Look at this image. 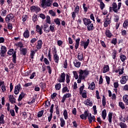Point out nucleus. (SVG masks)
<instances>
[{
    "label": "nucleus",
    "mask_w": 128,
    "mask_h": 128,
    "mask_svg": "<svg viewBox=\"0 0 128 128\" xmlns=\"http://www.w3.org/2000/svg\"><path fill=\"white\" fill-rule=\"evenodd\" d=\"M79 78L77 80L78 84L82 82V80H85L86 76L88 74V70H79Z\"/></svg>",
    "instance_id": "1"
},
{
    "label": "nucleus",
    "mask_w": 128,
    "mask_h": 128,
    "mask_svg": "<svg viewBox=\"0 0 128 128\" xmlns=\"http://www.w3.org/2000/svg\"><path fill=\"white\" fill-rule=\"evenodd\" d=\"M94 116H92V114L88 112H84V114L80 115V118L82 120H86L88 118L89 124L92 122V120H94Z\"/></svg>",
    "instance_id": "2"
},
{
    "label": "nucleus",
    "mask_w": 128,
    "mask_h": 128,
    "mask_svg": "<svg viewBox=\"0 0 128 128\" xmlns=\"http://www.w3.org/2000/svg\"><path fill=\"white\" fill-rule=\"evenodd\" d=\"M112 6H110L109 8L110 12H112L113 10L114 12L118 14V10H120V7L122 6V2H118V5L116 2H113L112 5Z\"/></svg>",
    "instance_id": "3"
},
{
    "label": "nucleus",
    "mask_w": 128,
    "mask_h": 128,
    "mask_svg": "<svg viewBox=\"0 0 128 128\" xmlns=\"http://www.w3.org/2000/svg\"><path fill=\"white\" fill-rule=\"evenodd\" d=\"M52 4V0H42L41 6L44 8V6H50Z\"/></svg>",
    "instance_id": "4"
},
{
    "label": "nucleus",
    "mask_w": 128,
    "mask_h": 128,
    "mask_svg": "<svg viewBox=\"0 0 128 128\" xmlns=\"http://www.w3.org/2000/svg\"><path fill=\"white\" fill-rule=\"evenodd\" d=\"M120 120L126 122L128 120V115L126 113H122L120 116L119 117Z\"/></svg>",
    "instance_id": "5"
},
{
    "label": "nucleus",
    "mask_w": 128,
    "mask_h": 128,
    "mask_svg": "<svg viewBox=\"0 0 128 128\" xmlns=\"http://www.w3.org/2000/svg\"><path fill=\"white\" fill-rule=\"evenodd\" d=\"M54 105L52 104L50 108V112H54V110H56V112H60V109L58 108V106L55 105V108H54Z\"/></svg>",
    "instance_id": "6"
},
{
    "label": "nucleus",
    "mask_w": 128,
    "mask_h": 128,
    "mask_svg": "<svg viewBox=\"0 0 128 128\" xmlns=\"http://www.w3.org/2000/svg\"><path fill=\"white\" fill-rule=\"evenodd\" d=\"M14 18V14H8L5 18L6 22L7 24H8V22H10V21L11 20H12V18Z\"/></svg>",
    "instance_id": "7"
},
{
    "label": "nucleus",
    "mask_w": 128,
    "mask_h": 128,
    "mask_svg": "<svg viewBox=\"0 0 128 128\" xmlns=\"http://www.w3.org/2000/svg\"><path fill=\"white\" fill-rule=\"evenodd\" d=\"M20 84H19L18 85H16L15 86L14 90V94H18V93L20 92Z\"/></svg>",
    "instance_id": "8"
},
{
    "label": "nucleus",
    "mask_w": 128,
    "mask_h": 128,
    "mask_svg": "<svg viewBox=\"0 0 128 128\" xmlns=\"http://www.w3.org/2000/svg\"><path fill=\"white\" fill-rule=\"evenodd\" d=\"M6 47L4 46H2L0 52L1 56H6Z\"/></svg>",
    "instance_id": "9"
},
{
    "label": "nucleus",
    "mask_w": 128,
    "mask_h": 128,
    "mask_svg": "<svg viewBox=\"0 0 128 128\" xmlns=\"http://www.w3.org/2000/svg\"><path fill=\"white\" fill-rule=\"evenodd\" d=\"M72 98V94L70 93H67V94H65L63 96L61 102H64L66 100V98Z\"/></svg>",
    "instance_id": "10"
},
{
    "label": "nucleus",
    "mask_w": 128,
    "mask_h": 128,
    "mask_svg": "<svg viewBox=\"0 0 128 128\" xmlns=\"http://www.w3.org/2000/svg\"><path fill=\"white\" fill-rule=\"evenodd\" d=\"M111 22H110V18H108V15L106 16V18L105 20V22H104V28H106V26H108V24H110Z\"/></svg>",
    "instance_id": "11"
},
{
    "label": "nucleus",
    "mask_w": 128,
    "mask_h": 128,
    "mask_svg": "<svg viewBox=\"0 0 128 128\" xmlns=\"http://www.w3.org/2000/svg\"><path fill=\"white\" fill-rule=\"evenodd\" d=\"M60 78L58 80L59 82H64V80H66V74L64 72L62 73L60 75Z\"/></svg>",
    "instance_id": "12"
},
{
    "label": "nucleus",
    "mask_w": 128,
    "mask_h": 128,
    "mask_svg": "<svg viewBox=\"0 0 128 128\" xmlns=\"http://www.w3.org/2000/svg\"><path fill=\"white\" fill-rule=\"evenodd\" d=\"M20 54L23 56H26L28 54V50L26 48H20Z\"/></svg>",
    "instance_id": "13"
},
{
    "label": "nucleus",
    "mask_w": 128,
    "mask_h": 128,
    "mask_svg": "<svg viewBox=\"0 0 128 128\" xmlns=\"http://www.w3.org/2000/svg\"><path fill=\"white\" fill-rule=\"evenodd\" d=\"M36 30L37 32H39L40 34H42V26L41 27L40 26V25H36Z\"/></svg>",
    "instance_id": "14"
},
{
    "label": "nucleus",
    "mask_w": 128,
    "mask_h": 128,
    "mask_svg": "<svg viewBox=\"0 0 128 128\" xmlns=\"http://www.w3.org/2000/svg\"><path fill=\"white\" fill-rule=\"evenodd\" d=\"M83 21L84 22V24H85V26H88L90 24H92V21H90V19L84 18L83 19Z\"/></svg>",
    "instance_id": "15"
},
{
    "label": "nucleus",
    "mask_w": 128,
    "mask_h": 128,
    "mask_svg": "<svg viewBox=\"0 0 128 128\" xmlns=\"http://www.w3.org/2000/svg\"><path fill=\"white\" fill-rule=\"evenodd\" d=\"M42 40H39L38 42V44L36 46L37 50H40L42 48Z\"/></svg>",
    "instance_id": "16"
},
{
    "label": "nucleus",
    "mask_w": 128,
    "mask_h": 128,
    "mask_svg": "<svg viewBox=\"0 0 128 128\" xmlns=\"http://www.w3.org/2000/svg\"><path fill=\"white\" fill-rule=\"evenodd\" d=\"M60 126L61 128H64L66 126V121L62 118H60Z\"/></svg>",
    "instance_id": "17"
},
{
    "label": "nucleus",
    "mask_w": 128,
    "mask_h": 128,
    "mask_svg": "<svg viewBox=\"0 0 128 128\" xmlns=\"http://www.w3.org/2000/svg\"><path fill=\"white\" fill-rule=\"evenodd\" d=\"M98 2H100V8L102 10L104 8V7L106 6V5L104 4V3L102 2V0H98Z\"/></svg>",
    "instance_id": "18"
},
{
    "label": "nucleus",
    "mask_w": 128,
    "mask_h": 128,
    "mask_svg": "<svg viewBox=\"0 0 128 128\" xmlns=\"http://www.w3.org/2000/svg\"><path fill=\"white\" fill-rule=\"evenodd\" d=\"M9 100L12 104H16V98H14V96L10 95Z\"/></svg>",
    "instance_id": "19"
},
{
    "label": "nucleus",
    "mask_w": 128,
    "mask_h": 128,
    "mask_svg": "<svg viewBox=\"0 0 128 128\" xmlns=\"http://www.w3.org/2000/svg\"><path fill=\"white\" fill-rule=\"evenodd\" d=\"M23 36L24 38H28L30 36V31H28V30L26 29V30L24 32Z\"/></svg>",
    "instance_id": "20"
},
{
    "label": "nucleus",
    "mask_w": 128,
    "mask_h": 128,
    "mask_svg": "<svg viewBox=\"0 0 128 128\" xmlns=\"http://www.w3.org/2000/svg\"><path fill=\"white\" fill-rule=\"evenodd\" d=\"M112 112H109L108 114V120L109 122V123L110 124H111L112 122Z\"/></svg>",
    "instance_id": "21"
},
{
    "label": "nucleus",
    "mask_w": 128,
    "mask_h": 128,
    "mask_svg": "<svg viewBox=\"0 0 128 128\" xmlns=\"http://www.w3.org/2000/svg\"><path fill=\"white\" fill-rule=\"evenodd\" d=\"M128 80V79H126V76H124L122 77V80H120V83L122 84H124L126 82V81Z\"/></svg>",
    "instance_id": "22"
},
{
    "label": "nucleus",
    "mask_w": 128,
    "mask_h": 128,
    "mask_svg": "<svg viewBox=\"0 0 128 128\" xmlns=\"http://www.w3.org/2000/svg\"><path fill=\"white\" fill-rule=\"evenodd\" d=\"M16 52H14L13 54H12V58H13V60H12V62L14 64H16Z\"/></svg>",
    "instance_id": "23"
},
{
    "label": "nucleus",
    "mask_w": 128,
    "mask_h": 128,
    "mask_svg": "<svg viewBox=\"0 0 128 128\" xmlns=\"http://www.w3.org/2000/svg\"><path fill=\"white\" fill-rule=\"evenodd\" d=\"M90 99H88L86 100L84 102V104L86 106H92V102H90Z\"/></svg>",
    "instance_id": "24"
},
{
    "label": "nucleus",
    "mask_w": 128,
    "mask_h": 128,
    "mask_svg": "<svg viewBox=\"0 0 128 128\" xmlns=\"http://www.w3.org/2000/svg\"><path fill=\"white\" fill-rule=\"evenodd\" d=\"M94 88H96L94 82H92L88 86V88H90L92 90H94Z\"/></svg>",
    "instance_id": "25"
},
{
    "label": "nucleus",
    "mask_w": 128,
    "mask_h": 128,
    "mask_svg": "<svg viewBox=\"0 0 128 128\" xmlns=\"http://www.w3.org/2000/svg\"><path fill=\"white\" fill-rule=\"evenodd\" d=\"M74 64L76 68H80V62H78V60L74 61Z\"/></svg>",
    "instance_id": "26"
},
{
    "label": "nucleus",
    "mask_w": 128,
    "mask_h": 128,
    "mask_svg": "<svg viewBox=\"0 0 128 128\" xmlns=\"http://www.w3.org/2000/svg\"><path fill=\"white\" fill-rule=\"evenodd\" d=\"M4 114H2L0 116V124H4Z\"/></svg>",
    "instance_id": "27"
},
{
    "label": "nucleus",
    "mask_w": 128,
    "mask_h": 128,
    "mask_svg": "<svg viewBox=\"0 0 128 128\" xmlns=\"http://www.w3.org/2000/svg\"><path fill=\"white\" fill-rule=\"evenodd\" d=\"M80 38H78L76 40V44H75V48L76 50H78V46L80 44Z\"/></svg>",
    "instance_id": "28"
},
{
    "label": "nucleus",
    "mask_w": 128,
    "mask_h": 128,
    "mask_svg": "<svg viewBox=\"0 0 128 128\" xmlns=\"http://www.w3.org/2000/svg\"><path fill=\"white\" fill-rule=\"evenodd\" d=\"M110 70V67L108 66V65H106L104 67V74H106V72H108Z\"/></svg>",
    "instance_id": "29"
},
{
    "label": "nucleus",
    "mask_w": 128,
    "mask_h": 128,
    "mask_svg": "<svg viewBox=\"0 0 128 128\" xmlns=\"http://www.w3.org/2000/svg\"><path fill=\"white\" fill-rule=\"evenodd\" d=\"M88 30H94V24H88Z\"/></svg>",
    "instance_id": "30"
},
{
    "label": "nucleus",
    "mask_w": 128,
    "mask_h": 128,
    "mask_svg": "<svg viewBox=\"0 0 128 128\" xmlns=\"http://www.w3.org/2000/svg\"><path fill=\"white\" fill-rule=\"evenodd\" d=\"M106 34L107 38H112V33L110 32V30H106Z\"/></svg>",
    "instance_id": "31"
},
{
    "label": "nucleus",
    "mask_w": 128,
    "mask_h": 128,
    "mask_svg": "<svg viewBox=\"0 0 128 128\" xmlns=\"http://www.w3.org/2000/svg\"><path fill=\"white\" fill-rule=\"evenodd\" d=\"M54 60L55 61V62L58 64V62L59 58H58V56L57 54H54Z\"/></svg>",
    "instance_id": "32"
},
{
    "label": "nucleus",
    "mask_w": 128,
    "mask_h": 128,
    "mask_svg": "<svg viewBox=\"0 0 128 128\" xmlns=\"http://www.w3.org/2000/svg\"><path fill=\"white\" fill-rule=\"evenodd\" d=\"M123 100L126 104H128V95H125L123 96Z\"/></svg>",
    "instance_id": "33"
},
{
    "label": "nucleus",
    "mask_w": 128,
    "mask_h": 128,
    "mask_svg": "<svg viewBox=\"0 0 128 128\" xmlns=\"http://www.w3.org/2000/svg\"><path fill=\"white\" fill-rule=\"evenodd\" d=\"M120 126L121 128H128V126H126V124L124 122H120Z\"/></svg>",
    "instance_id": "34"
},
{
    "label": "nucleus",
    "mask_w": 128,
    "mask_h": 128,
    "mask_svg": "<svg viewBox=\"0 0 128 128\" xmlns=\"http://www.w3.org/2000/svg\"><path fill=\"white\" fill-rule=\"evenodd\" d=\"M78 58L79 60H82V58H84V55L82 53H78Z\"/></svg>",
    "instance_id": "35"
},
{
    "label": "nucleus",
    "mask_w": 128,
    "mask_h": 128,
    "mask_svg": "<svg viewBox=\"0 0 128 128\" xmlns=\"http://www.w3.org/2000/svg\"><path fill=\"white\" fill-rule=\"evenodd\" d=\"M90 44V39H88L86 42L84 43V48L86 50L88 46V44Z\"/></svg>",
    "instance_id": "36"
},
{
    "label": "nucleus",
    "mask_w": 128,
    "mask_h": 128,
    "mask_svg": "<svg viewBox=\"0 0 128 128\" xmlns=\"http://www.w3.org/2000/svg\"><path fill=\"white\" fill-rule=\"evenodd\" d=\"M70 92V90L68 88V86H64L62 90V94H64V92Z\"/></svg>",
    "instance_id": "37"
},
{
    "label": "nucleus",
    "mask_w": 128,
    "mask_h": 128,
    "mask_svg": "<svg viewBox=\"0 0 128 128\" xmlns=\"http://www.w3.org/2000/svg\"><path fill=\"white\" fill-rule=\"evenodd\" d=\"M120 59L121 60L122 62H124L126 60V56L124 54H121L120 56Z\"/></svg>",
    "instance_id": "38"
},
{
    "label": "nucleus",
    "mask_w": 128,
    "mask_h": 128,
    "mask_svg": "<svg viewBox=\"0 0 128 128\" xmlns=\"http://www.w3.org/2000/svg\"><path fill=\"white\" fill-rule=\"evenodd\" d=\"M24 98V92H21L19 96L18 100H22V98Z\"/></svg>",
    "instance_id": "39"
},
{
    "label": "nucleus",
    "mask_w": 128,
    "mask_h": 128,
    "mask_svg": "<svg viewBox=\"0 0 128 128\" xmlns=\"http://www.w3.org/2000/svg\"><path fill=\"white\" fill-rule=\"evenodd\" d=\"M54 22H55V24H58V26L60 25V19L58 18H55L54 20Z\"/></svg>",
    "instance_id": "40"
},
{
    "label": "nucleus",
    "mask_w": 128,
    "mask_h": 128,
    "mask_svg": "<svg viewBox=\"0 0 128 128\" xmlns=\"http://www.w3.org/2000/svg\"><path fill=\"white\" fill-rule=\"evenodd\" d=\"M37 50H32L30 53V58H34V54H36V52Z\"/></svg>",
    "instance_id": "41"
},
{
    "label": "nucleus",
    "mask_w": 128,
    "mask_h": 128,
    "mask_svg": "<svg viewBox=\"0 0 128 128\" xmlns=\"http://www.w3.org/2000/svg\"><path fill=\"white\" fill-rule=\"evenodd\" d=\"M61 84L60 83L58 84H56L55 86V88L56 90H60V86H61Z\"/></svg>",
    "instance_id": "42"
},
{
    "label": "nucleus",
    "mask_w": 128,
    "mask_h": 128,
    "mask_svg": "<svg viewBox=\"0 0 128 128\" xmlns=\"http://www.w3.org/2000/svg\"><path fill=\"white\" fill-rule=\"evenodd\" d=\"M46 22L47 24H50V16H48L46 17Z\"/></svg>",
    "instance_id": "43"
},
{
    "label": "nucleus",
    "mask_w": 128,
    "mask_h": 128,
    "mask_svg": "<svg viewBox=\"0 0 128 128\" xmlns=\"http://www.w3.org/2000/svg\"><path fill=\"white\" fill-rule=\"evenodd\" d=\"M102 104L103 106H106V97L104 96H102Z\"/></svg>",
    "instance_id": "44"
},
{
    "label": "nucleus",
    "mask_w": 128,
    "mask_h": 128,
    "mask_svg": "<svg viewBox=\"0 0 128 128\" xmlns=\"http://www.w3.org/2000/svg\"><path fill=\"white\" fill-rule=\"evenodd\" d=\"M48 12L50 14H51V16H56V13L54 12V10H50Z\"/></svg>",
    "instance_id": "45"
},
{
    "label": "nucleus",
    "mask_w": 128,
    "mask_h": 128,
    "mask_svg": "<svg viewBox=\"0 0 128 128\" xmlns=\"http://www.w3.org/2000/svg\"><path fill=\"white\" fill-rule=\"evenodd\" d=\"M73 74L74 75V77L76 80H78V72L76 71L73 72Z\"/></svg>",
    "instance_id": "46"
},
{
    "label": "nucleus",
    "mask_w": 128,
    "mask_h": 128,
    "mask_svg": "<svg viewBox=\"0 0 128 128\" xmlns=\"http://www.w3.org/2000/svg\"><path fill=\"white\" fill-rule=\"evenodd\" d=\"M12 54H14V49L9 50L8 52V56H12Z\"/></svg>",
    "instance_id": "47"
},
{
    "label": "nucleus",
    "mask_w": 128,
    "mask_h": 128,
    "mask_svg": "<svg viewBox=\"0 0 128 128\" xmlns=\"http://www.w3.org/2000/svg\"><path fill=\"white\" fill-rule=\"evenodd\" d=\"M40 86L42 88V90H44V88H46V84L43 82H40Z\"/></svg>",
    "instance_id": "48"
},
{
    "label": "nucleus",
    "mask_w": 128,
    "mask_h": 128,
    "mask_svg": "<svg viewBox=\"0 0 128 128\" xmlns=\"http://www.w3.org/2000/svg\"><path fill=\"white\" fill-rule=\"evenodd\" d=\"M119 106L122 110H124V103H122V102H119Z\"/></svg>",
    "instance_id": "49"
},
{
    "label": "nucleus",
    "mask_w": 128,
    "mask_h": 128,
    "mask_svg": "<svg viewBox=\"0 0 128 128\" xmlns=\"http://www.w3.org/2000/svg\"><path fill=\"white\" fill-rule=\"evenodd\" d=\"M102 118L104 120H106V112H102Z\"/></svg>",
    "instance_id": "50"
},
{
    "label": "nucleus",
    "mask_w": 128,
    "mask_h": 128,
    "mask_svg": "<svg viewBox=\"0 0 128 128\" xmlns=\"http://www.w3.org/2000/svg\"><path fill=\"white\" fill-rule=\"evenodd\" d=\"M84 85H83L80 88V94H82V91L84 90Z\"/></svg>",
    "instance_id": "51"
},
{
    "label": "nucleus",
    "mask_w": 128,
    "mask_h": 128,
    "mask_svg": "<svg viewBox=\"0 0 128 128\" xmlns=\"http://www.w3.org/2000/svg\"><path fill=\"white\" fill-rule=\"evenodd\" d=\"M8 30H12V23L8 22Z\"/></svg>",
    "instance_id": "52"
},
{
    "label": "nucleus",
    "mask_w": 128,
    "mask_h": 128,
    "mask_svg": "<svg viewBox=\"0 0 128 128\" xmlns=\"http://www.w3.org/2000/svg\"><path fill=\"white\" fill-rule=\"evenodd\" d=\"M66 83L69 84L70 83V76L68 74H66Z\"/></svg>",
    "instance_id": "53"
},
{
    "label": "nucleus",
    "mask_w": 128,
    "mask_h": 128,
    "mask_svg": "<svg viewBox=\"0 0 128 128\" xmlns=\"http://www.w3.org/2000/svg\"><path fill=\"white\" fill-rule=\"evenodd\" d=\"M106 78L108 84H110V78L109 76H106Z\"/></svg>",
    "instance_id": "54"
},
{
    "label": "nucleus",
    "mask_w": 128,
    "mask_h": 128,
    "mask_svg": "<svg viewBox=\"0 0 128 128\" xmlns=\"http://www.w3.org/2000/svg\"><path fill=\"white\" fill-rule=\"evenodd\" d=\"M32 20L34 22H36L38 20V16L36 15L32 17Z\"/></svg>",
    "instance_id": "55"
},
{
    "label": "nucleus",
    "mask_w": 128,
    "mask_h": 128,
    "mask_svg": "<svg viewBox=\"0 0 128 128\" xmlns=\"http://www.w3.org/2000/svg\"><path fill=\"white\" fill-rule=\"evenodd\" d=\"M72 124H73V126H74V128H78V124L76 123V120H74L72 122Z\"/></svg>",
    "instance_id": "56"
},
{
    "label": "nucleus",
    "mask_w": 128,
    "mask_h": 128,
    "mask_svg": "<svg viewBox=\"0 0 128 128\" xmlns=\"http://www.w3.org/2000/svg\"><path fill=\"white\" fill-rule=\"evenodd\" d=\"M50 29L51 30L52 32H54V26H50Z\"/></svg>",
    "instance_id": "57"
},
{
    "label": "nucleus",
    "mask_w": 128,
    "mask_h": 128,
    "mask_svg": "<svg viewBox=\"0 0 128 128\" xmlns=\"http://www.w3.org/2000/svg\"><path fill=\"white\" fill-rule=\"evenodd\" d=\"M86 4H83V8L84 10V12H88V8L86 6Z\"/></svg>",
    "instance_id": "58"
},
{
    "label": "nucleus",
    "mask_w": 128,
    "mask_h": 128,
    "mask_svg": "<svg viewBox=\"0 0 128 128\" xmlns=\"http://www.w3.org/2000/svg\"><path fill=\"white\" fill-rule=\"evenodd\" d=\"M128 26V21L125 20L123 24V26H124V28H126V26Z\"/></svg>",
    "instance_id": "59"
},
{
    "label": "nucleus",
    "mask_w": 128,
    "mask_h": 128,
    "mask_svg": "<svg viewBox=\"0 0 128 128\" xmlns=\"http://www.w3.org/2000/svg\"><path fill=\"white\" fill-rule=\"evenodd\" d=\"M44 62L46 64H50V62L46 58H44Z\"/></svg>",
    "instance_id": "60"
},
{
    "label": "nucleus",
    "mask_w": 128,
    "mask_h": 128,
    "mask_svg": "<svg viewBox=\"0 0 128 128\" xmlns=\"http://www.w3.org/2000/svg\"><path fill=\"white\" fill-rule=\"evenodd\" d=\"M81 94L82 96V98H86V92H82Z\"/></svg>",
    "instance_id": "61"
},
{
    "label": "nucleus",
    "mask_w": 128,
    "mask_h": 128,
    "mask_svg": "<svg viewBox=\"0 0 128 128\" xmlns=\"http://www.w3.org/2000/svg\"><path fill=\"white\" fill-rule=\"evenodd\" d=\"M6 10H4L2 12V14H1L2 16H6Z\"/></svg>",
    "instance_id": "62"
},
{
    "label": "nucleus",
    "mask_w": 128,
    "mask_h": 128,
    "mask_svg": "<svg viewBox=\"0 0 128 128\" xmlns=\"http://www.w3.org/2000/svg\"><path fill=\"white\" fill-rule=\"evenodd\" d=\"M1 88L2 90V91L3 92H6V86L4 85H2L1 87Z\"/></svg>",
    "instance_id": "63"
},
{
    "label": "nucleus",
    "mask_w": 128,
    "mask_h": 128,
    "mask_svg": "<svg viewBox=\"0 0 128 128\" xmlns=\"http://www.w3.org/2000/svg\"><path fill=\"white\" fill-rule=\"evenodd\" d=\"M112 44H116V38H113L112 40Z\"/></svg>",
    "instance_id": "64"
}]
</instances>
